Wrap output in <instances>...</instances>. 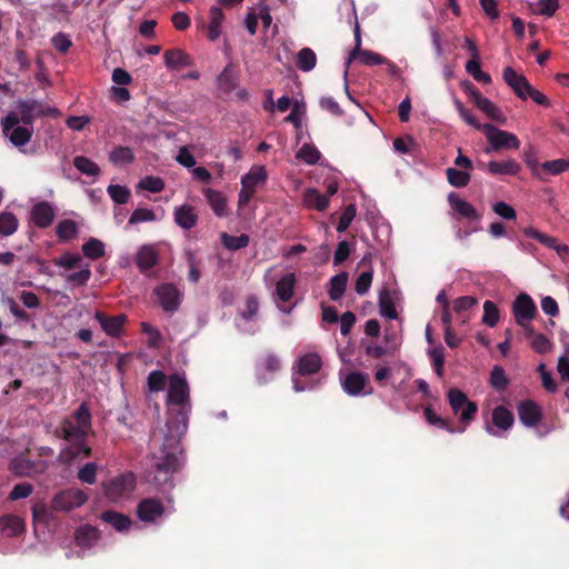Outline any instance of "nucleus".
Segmentation results:
<instances>
[{"mask_svg": "<svg viewBox=\"0 0 569 569\" xmlns=\"http://www.w3.org/2000/svg\"><path fill=\"white\" fill-rule=\"evenodd\" d=\"M166 406L168 432L159 455L154 456V480L159 486L169 485L171 487V476L181 467L182 450L179 442L187 431L191 410L189 386L186 378L179 373L169 377Z\"/></svg>", "mask_w": 569, "mask_h": 569, "instance_id": "1", "label": "nucleus"}, {"mask_svg": "<svg viewBox=\"0 0 569 569\" xmlns=\"http://www.w3.org/2000/svg\"><path fill=\"white\" fill-rule=\"evenodd\" d=\"M91 431V413L87 403H81L79 408L70 416L66 417L56 435L70 445L87 440Z\"/></svg>", "mask_w": 569, "mask_h": 569, "instance_id": "2", "label": "nucleus"}, {"mask_svg": "<svg viewBox=\"0 0 569 569\" xmlns=\"http://www.w3.org/2000/svg\"><path fill=\"white\" fill-rule=\"evenodd\" d=\"M20 118L18 113L10 112L1 120L3 134L17 148L26 146L32 138L33 126H20Z\"/></svg>", "mask_w": 569, "mask_h": 569, "instance_id": "3", "label": "nucleus"}, {"mask_svg": "<svg viewBox=\"0 0 569 569\" xmlns=\"http://www.w3.org/2000/svg\"><path fill=\"white\" fill-rule=\"evenodd\" d=\"M136 482L137 479L132 472L120 473L102 483L103 493L110 501L118 502L131 495Z\"/></svg>", "mask_w": 569, "mask_h": 569, "instance_id": "4", "label": "nucleus"}, {"mask_svg": "<svg viewBox=\"0 0 569 569\" xmlns=\"http://www.w3.org/2000/svg\"><path fill=\"white\" fill-rule=\"evenodd\" d=\"M482 132L493 151H500L502 149L518 150L520 148V140L516 134L501 130L491 123H485L482 126Z\"/></svg>", "mask_w": 569, "mask_h": 569, "instance_id": "5", "label": "nucleus"}, {"mask_svg": "<svg viewBox=\"0 0 569 569\" xmlns=\"http://www.w3.org/2000/svg\"><path fill=\"white\" fill-rule=\"evenodd\" d=\"M447 396L453 413L460 412V421L468 426L476 417L477 403L469 400L465 392L456 388L449 389Z\"/></svg>", "mask_w": 569, "mask_h": 569, "instance_id": "6", "label": "nucleus"}, {"mask_svg": "<svg viewBox=\"0 0 569 569\" xmlns=\"http://www.w3.org/2000/svg\"><path fill=\"white\" fill-rule=\"evenodd\" d=\"M153 295L163 312L172 315L180 308L182 293L176 284L161 283L153 289Z\"/></svg>", "mask_w": 569, "mask_h": 569, "instance_id": "7", "label": "nucleus"}, {"mask_svg": "<svg viewBox=\"0 0 569 569\" xmlns=\"http://www.w3.org/2000/svg\"><path fill=\"white\" fill-rule=\"evenodd\" d=\"M88 500L87 493L79 488H69L58 492L51 502L56 511H70L83 506Z\"/></svg>", "mask_w": 569, "mask_h": 569, "instance_id": "8", "label": "nucleus"}, {"mask_svg": "<svg viewBox=\"0 0 569 569\" xmlns=\"http://www.w3.org/2000/svg\"><path fill=\"white\" fill-rule=\"evenodd\" d=\"M94 319L99 322L103 332L112 338H120L123 335L124 325L128 321V317L124 313L109 316L100 310L94 312Z\"/></svg>", "mask_w": 569, "mask_h": 569, "instance_id": "9", "label": "nucleus"}, {"mask_svg": "<svg viewBox=\"0 0 569 569\" xmlns=\"http://www.w3.org/2000/svg\"><path fill=\"white\" fill-rule=\"evenodd\" d=\"M17 109L21 123L28 126H33L36 118L57 112L53 108L44 109L41 102L37 100H20L18 101Z\"/></svg>", "mask_w": 569, "mask_h": 569, "instance_id": "10", "label": "nucleus"}, {"mask_svg": "<svg viewBox=\"0 0 569 569\" xmlns=\"http://www.w3.org/2000/svg\"><path fill=\"white\" fill-rule=\"evenodd\" d=\"M512 313L516 322L525 327L526 323L530 322L537 315L535 301L529 295L520 293L512 303Z\"/></svg>", "mask_w": 569, "mask_h": 569, "instance_id": "11", "label": "nucleus"}, {"mask_svg": "<svg viewBox=\"0 0 569 569\" xmlns=\"http://www.w3.org/2000/svg\"><path fill=\"white\" fill-rule=\"evenodd\" d=\"M342 387L349 396H368L373 392V388L369 385V376L360 371L348 373L342 382Z\"/></svg>", "mask_w": 569, "mask_h": 569, "instance_id": "12", "label": "nucleus"}, {"mask_svg": "<svg viewBox=\"0 0 569 569\" xmlns=\"http://www.w3.org/2000/svg\"><path fill=\"white\" fill-rule=\"evenodd\" d=\"M515 423V416L507 407L499 405L491 411V423L486 422L485 429L491 436H497L495 427L499 430L507 431Z\"/></svg>", "mask_w": 569, "mask_h": 569, "instance_id": "13", "label": "nucleus"}, {"mask_svg": "<svg viewBox=\"0 0 569 569\" xmlns=\"http://www.w3.org/2000/svg\"><path fill=\"white\" fill-rule=\"evenodd\" d=\"M517 412L521 423L528 428L537 427L542 420L541 407L531 399H526L517 405Z\"/></svg>", "mask_w": 569, "mask_h": 569, "instance_id": "14", "label": "nucleus"}, {"mask_svg": "<svg viewBox=\"0 0 569 569\" xmlns=\"http://www.w3.org/2000/svg\"><path fill=\"white\" fill-rule=\"evenodd\" d=\"M164 513V506L158 498L142 499L137 506V516L143 522H154Z\"/></svg>", "mask_w": 569, "mask_h": 569, "instance_id": "15", "label": "nucleus"}, {"mask_svg": "<svg viewBox=\"0 0 569 569\" xmlns=\"http://www.w3.org/2000/svg\"><path fill=\"white\" fill-rule=\"evenodd\" d=\"M502 77L519 99L526 100L528 98V91L532 86L523 74L517 73L511 67H507L503 69Z\"/></svg>", "mask_w": 569, "mask_h": 569, "instance_id": "16", "label": "nucleus"}, {"mask_svg": "<svg viewBox=\"0 0 569 569\" xmlns=\"http://www.w3.org/2000/svg\"><path fill=\"white\" fill-rule=\"evenodd\" d=\"M448 202L453 210V216L456 218H465L470 221L480 220L481 214L477 209L470 202L461 199L456 192H450L448 194Z\"/></svg>", "mask_w": 569, "mask_h": 569, "instance_id": "17", "label": "nucleus"}, {"mask_svg": "<svg viewBox=\"0 0 569 569\" xmlns=\"http://www.w3.org/2000/svg\"><path fill=\"white\" fill-rule=\"evenodd\" d=\"M92 449L87 445L86 440L66 446L59 452L58 460L64 465H71L76 459L90 458Z\"/></svg>", "mask_w": 569, "mask_h": 569, "instance_id": "18", "label": "nucleus"}, {"mask_svg": "<svg viewBox=\"0 0 569 569\" xmlns=\"http://www.w3.org/2000/svg\"><path fill=\"white\" fill-rule=\"evenodd\" d=\"M30 217L38 228L46 229L53 222L56 212L48 201H40L32 207Z\"/></svg>", "mask_w": 569, "mask_h": 569, "instance_id": "19", "label": "nucleus"}, {"mask_svg": "<svg viewBox=\"0 0 569 569\" xmlns=\"http://www.w3.org/2000/svg\"><path fill=\"white\" fill-rule=\"evenodd\" d=\"M481 167H486V170L491 176H517L521 166L515 159H507L503 161L491 160L486 164H481Z\"/></svg>", "mask_w": 569, "mask_h": 569, "instance_id": "20", "label": "nucleus"}, {"mask_svg": "<svg viewBox=\"0 0 569 569\" xmlns=\"http://www.w3.org/2000/svg\"><path fill=\"white\" fill-rule=\"evenodd\" d=\"M0 530L6 537H18L24 532L26 525L21 517L9 513L0 518Z\"/></svg>", "mask_w": 569, "mask_h": 569, "instance_id": "21", "label": "nucleus"}, {"mask_svg": "<svg viewBox=\"0 0 569 569\" xmlns=\"http://www.w3.org/2000/svg\"><path fill=\"white\" fill-rule=\"evenodd\" d=\"M173 214L176 223L184 230H190L198 222L196 209L188 203L177 207Z\"/></svg>", "mask_w": 569, "mask_h": 569, "instance_id": "22", "label": "nucleus"}, {"mask_svg": "<svg viewBox=\"0 0 569 569\" xmlns=\"http://www.w3.org/2000/svg\"><path fill=\"white\" fill-rule=\"evenodd\" d=\"M159 262V254L152 246H142L136 256V263L141 272H147Z\"/></svg>", "mask_w": 569, "mask_h": 569, "instance_id": "23", "label": "nucleus"}, {"mask_svg": "<svg viewBox=\"0 0 569 569\" xmlns=\"http://www.w3.org/2000/svg\"><path fill=\"white\" fill-rule=\"evenodd\" d=\"M296 282V274L292 272L280 278L276 283V295L278 300L282 302L290 301L295 293Z\"/></svg>", "mask_w": 569, "mask_h": 569, "instance_id": "24", "label": "nucleus"}, {"mask_svg": "<svg viewBox=\"0 0 569 569\" xmlns=\"http://www.w3.org/2000/svg\"><path fill=\"white\" fill-rule=\"evenodd\" d=\"M322 366L321 357L316 352L301 356L298 360V373L309 376L317 373Z\"/></svg>", "mask_w": 569, "mask_h": 569, "instance_id": "25", "label": "nucleus"}, {"mask_svg": "<svg viewBox=\"0 0 569 569\" xmlns=\"http://www.w3.org/2000/svg\"><path fill=\"white\" fill-rule=\"evenodd\" d=\"M163 58L168 69H182L192 64L190 56L180 49L167 50Z\"/></svg>", "mask_w": 569, "mask_h": 569, "instance_id": "26", "label": "nucleus"}, {"mask_svg": "<svg viewBox=\"0 0 569 569\" xmlns=\"http://www.w3.org/2000/svg\"><path fill=\"white\" fill-rule=\"evenodd\" d=\"M74 539L79 547L90 548L99 539V531L93 526L84 525L76 530Z\"/></svg>", "mask_w": 569, "mask_h": 569, "instance_id": "27", "label": "nucleus"}, {"mask_svg": "<svg viewBox=\"0 0 569 569\" xmlns=\"http://www.w3.org/2000/svg\"><path fill=\"white\" fill-rule=\"evenodd\" d=\"M101 519L120 532L129 530L132 525V521L128 516L112 510L102 512Z\"/></svg>", "mask_w": 569, "mask_h": 569, "instance_id": "28", "label": "nucleus"}, {"mask_svg": "<svg viewBox=\"0 0 569 569\" xmlns=\"http://www.w3.org/2000/svg\"><path fill=\"white\" fill-rule=\"evenodd\" d=\"M209 16L208 39L216 41L221 34V24L224 20V14L220 7H211Z\"/></svg>", "mask_w": 569, "mask_h": 569, "instance_id": "29", "label": "nucleus"}, {"mask_svg": "<svg viewBox=\"0 0 569 569\" xmlns=\"http://www.w3.org/2000/svg\"><path fill=\"white\" fill-rule=\"evenodd\" d=\"M303 203L311 209L325 211L329 206L328 196H323L317 189L309 188L303 194Z\"/></svg>", "mask_w": 569, "mask_h": 569, "instance_id": "30", "label": "nucleus"}, {"mask_svg": "<svg viewBox=\"0 0 569 569\" xmlns=\"http://www.w3.org/2000/svg\"><path fill=\"white\" fill-rule=\"evenodd\" d=\"M203 194L218 217H223L227 213V200L222 192L208 188Z\"/></svg>", "mask_w": 569, "mask_h": 569, "instance_id": "31", "label": "nucleus"}, {"mask_svg": "<svg viewBox=\"0 0 569 569\" xmlns=\"http://www.w3.org/2000/svg\"><path fill=\"white\" fill-rule=\"evenodd\" d=\"M379 311L382 317L388 319H397L398 312L396 310L395 302L391 298L390 291L387 288H383L379 292L378 299Z\"/></svg>", "mask_w": 569, "mask_h": 569, "instance_id": "32", "label": "nucleus"}, {"mask_svg": "<svg viewBox=\"0 0 569 569\" xmlns=\"http://www.w3.org/2000/svg\"><path fill=\"white\" fill-rule=\"evenodd\" d=\"M348 282V273L340 272L330 279L329 297L331 300L337 301L342 298Z\"/></svg>", "mask_w": 569, "mask_h": 569, "instance_id": "33", "label": "nucleus"}, {"mask_svg": "<svg viewBox=\"0 0 569 569\" xmlns=\"http://www.w3.org/2000/svg\"><path fill=\"white\" fill-rule=\"evenodd\" d=\"M267 177V171L263 166L252 167L249 172L241 178V184L256 190L257 186L266 182Z\"/></svg>", "mask_w": 569, "mask_h": 569, "instance_id": "34", "label": "nucleus"}, {"mask_svg": "<svg viewBox=\"0 0 569 569\" xmlns=\"http://www.w3.org/2000/svg\"><path fill=\"white\" fill-rule=\"evenodd\" d=\"M317 63V56L315 51L310 48H302L298 53L296 58V67L303 71L309 72L311 71Z\"/></svg>", "mask_w": 569, "mask_h": 569, "instance_id": "35", "label": "nucleus"}, {"mask_svg": "<svg viewBox=\"0 0 569 569\" xmlns=\"http://www.w3.org/2000/svg\"><path fill=\"white\" fill-rule=\"evenodd\" d=\"M73 166L78 171L86 176L98 177L101 173L100 167L84 156L74 157Z\"/></svg>", "mask_w": 569, "mask_h": 569, "instance_id": "36", "label": "nucleus"}, {"mask_svg": "<svg viewBox=\"0 0 569 569\" xmlns=\"http://www.w3.org/2000/svg\"><path fill=\"white\" fill-rule=\"evenodd\" d=\"M134 160V153L130 147L119 146L109 153V161L116 166L128 164Z\"/></svg>", "mask_w": 569, "mask_h": 569, "instance_id": "37", "label": "nucleus"}, {"mask_svg": "<svg viewBox=\"0 0 569 569\" xmlns=\"http://www.w3.org/2000/svg\"><path fill=\"white\" fill-rule=\"evenodd\" d=\"M446 177L448 182L455 188H465L470 182L471 176L468 171L457 168H447Z\"/></svg>", "mask_w": 569, "mask_h": 569, "instance_id": "38", "label": "nucleus"}, {"mask_svg": "<svg viewBox=\"0 0 569 569\" xmlns=\"http://www.w3.org/2000/svg\"><path fill=\"white\" fill-rule=\"evenodd\" d=\"M569 170V160L567 159H556L550 161H545L540 164L541 174H550L558 176L562 172Z\"/></svg>", "mask_w": 569, "mask_h": 569, "instance_id": "39", "label": "nucleus"}, {"mask_svg": "<svg viewBox=\"0 0 569 569\" xmlns=\"http://www.w3.org/2000/svg\"><path fill=\"white\" fill-rule=\"evenodd\" d=\"M78 234V228L73 220L64 219L57 226V236L60 242H67L74 239Z\"/></svg>", "mask_w": 569, "mask_h": 569, "instance_id": "40", "label": "nucleus"}, {"mask_svg": "<svg viewBox=\"0 0 569 569\" xmlns=\"http://www.w3.org/2000/svg\"><path fill=\"white\" fill-rule=\"evenodd\" d=\"M82 252L89 259H100L106 253L104 243L99 239L90 238L82 244Z\"/></svg>", "mask_w": 569, "mask_h": 569, "instance_id": "41", "label": "nucleus"}, {"mask_svg": "<svg viewBox=\"0 0 569 569\" xmlns=\"http://www.w3.org/2000/svg\"><path fill=\"white\" fill-rule=\"evenodd\" d=\"M219 88L229 93L237 87V77L231 64H228L218 77Z\"/></svg>", "mask_w": 569, "mask_h": 569, "instance_id": "42", "label": "nucleus"}, {"mask_svg": "<svg viewBox=\"0 0 569 569\" xmlns=\"http://www.w3.org/2000/svg\"><path fill=\"white\" fill-rule=\"evenodd\" d=\"M296 158L300 159L307 164L312 166L320 160L321 153L313 144L303 143L301 148L297 151Z\"/></svg>", "mask_w": 569, "mask_h": 569, "instance_id": "43", "label": "nucleus"}, {"mask_svg": "<svg viewBox=\"0 0 569 569\" xmlns=\"http://www.w3.org/2000/svg\"><path fill=\"white\" fill-rule=\"evenodd\" d=\"M19 227V220L12 212H1L0 213V234L3 237H9L13 234Z\"/></svg>", "mask_w": 569, "mask_h": 569, "instance_id": "44", "label": "nucleus"}, {"mask_svg": "<svg viewBox=\"0 0 569 569\" xmlns=\"http://www.w3.org/2000/svg\"><path fill=\"white\" fill-rule=\"evenodd\" d=\"M250 238L248 234L230 236L228 233L221 234V242L224 248L236 251L246 248L249 244Z\"/></svg>", "mask_w": 569, "mask_h": 569, "instance_id": "45", "label": "nucleus"}, {"mask_svg": "<svg viewBox=\"0 0 569 569\" xmlns=\"http://www.w3.org/2000/svg\"><path fill=\"white\" fill-rule=\"evenodd\" d=\"M476 106L482 110L491 120L503 123L505 118L501 114L500 109L488 98L482 97Z\"/></svg>", "mask_w": 569, "mask_h": 569, "instance_id": "46", "label": "nucleus"}, {"mask_svg": "<svg viewBox=\"0 0 569 569\" xmlns=\"http://www.w3.org/2000/svg\"><path fill=\"white\" fill-rule=\"evenodd\" d=\"M423 415L429 425L436 426L438 428L445 429L450 433H453L456 429L443 418L438 416L431 407H426L423 410Z\"/></svg>", "mask_w": 569, "mask_h": 569, "instance_id": "47", "label": "nucleus"}, {"mask_svg": "<svg viewBox=\"0 0 569 569\" xmlns=\"http://www.w3.org/2000/svg\"><path fill=\"white\" fill-rule=\"evenodd\" d=\"M107 192L110 198L118 204L127 203L131 196L130 190L127 187L120 184L108 186Z\"/></svg>", "mask_w": 569, "mask_h": 569, "instance_id": "48", "label": "nucleus"}, {"mask_svg": "<svg viewBox=\"0 0 569 569\" xmlns=\"http://www.w3.org/2000/svg\"><path fill=\"white\" fill-rule=\"evenodd\" d=\"M499 321V310L495 302L486 300L483 303V317L482 322L490 328L497 326Z\"/></svg>", "mask_w": 569, "mask_h": 569, "instance_id": "49", "label": "nucleus"}, {"mask_svg": "<svg viewBox=\"0 0 569 569\" xmlns=\"http://www.w3.org/2000/svg\"><path fill=\"white\" fill-rule=\"evenodd\" d=\"M490 385L498 391H502L509 385V379L506 376L505 369L500 366H495L490 373Z\"/></svg>", "mask_w": 569, "mask_h": 569, "instance_id": "50", "label": "nucleus"}, {"mask_svg": "<svg viewBox=\"0 0 569 569\" xmlns=\"http://www.w3.org/2000/svg\"><path fill=\"white\" fill-rule=\"evenodd\" d=\"M138 188L158 193L164 189V181L160 177L147 176L139 181Z\"/></svg>", "mask_w": 569, "mask_h": 569, "instance_id": "51", "label": "nucleus"}, {"mask_svg": "<svg viewBox=\"0 0 569 569\" xmlns=\"http://www.w3.org/2000/svg\"><path fill=\"white\" fill-rule=\"evenodd\" d=\"M147 382L151 392H159L166 387L167 376L161 370H153L149 373Z\"/></svg>", "mask_w": 569, "mask_h": 569, "instance_id": "52", "label": "nucleus"}, {"mask_svg": "<svg viewBox=\"0 0 569 569\" xmlns=\"http://www.w3.org/2000/svg\"><path fill=\"white\" fill-rule=\"evenodd\" d=\"M98 465L96 462H87L78 471V479L88 485H93L97 481Z\"/></svg>", "mask_w": 569, "mask_h": 569, "instance_id": "53", "label": "nucleus"}, {"mask_svg": "<svg viewBox=\"0 0 569 569\" xmlns=\"http://www.w3.org/2000/svg\"><path fill=\"white\" fill-rule=\"evenodd\" d=\"M559 8L558 0H539L536 3V9H531L533 13L545 16V17H552L556 11Z\"/></svg>", "mask_w": 569, "mask_h": 569, "instance_id": "54", "label": "nucleus"}, {"mask_svg": "<svg viewBox=\"0 0 569 569\" xmlns=\"http://www.w3.org/2000/svg\"><path fill=\"white\" fill-rule=\"evenodd\" d=\"M428 355L432 361L433 369L439 377L443 375L445 350L443 347H436L428 350Z\"/></svg>", "mask_w": 569, "mask_h": 569, "instance_id": "55", "label": "nucleus"}, {"mask_svg": "<svg viewBox=\"0 0 569 569\" xmlns=\"http://www.w3.org/2000/svg\"><path fill=\"white\" fill-rule=\"evenodd\" d=\"M360 63L363 66H378L387 63V58L370 50H363L358 54V58Z\"/></svg>", "mask_w": 569, "mask_h": 569, "instance_id": "56", "label": "nucleus"}, {"mask_svg": "<svg viewBox=\"0 0 569 569\" xmlns=\"http://www.w3.org/2000/svg\"><path fill=\"white\" fill-rule=\"evenodd\" d=\"M81 260L82 258L78 253H64L58 258H54L53 263L58 267L71 270L76 268Z\"/></svg>", "mask_w": 569, "mask_h": 569, "instance_id": "57", "label": "nucleus"}, {"mask_svg": "<svg viewBox=\"0 0 569 569\" xmlns=\"http://www.w3.org/2000/svg\"><path fill=\"white\" fill-rule=\"evenodd\" d=\"M372 278H373L372 269L361 272L356 280V284H355L356 292L361 296L367 293L371 286Z\"/></svg>", "mask_w": 569, "mask_h": 569, "instance_id": "58", "label": "nucleus"}, {"mask_svg": "<svg viewBox=\"0 0 569 569\" xmlns=\"http://www.w3.org/2000/svg\"><path fill=\"white\" fill-rule=\"evenodd\" d=\"M525 234L528 238H531V239H535V240L539 241L540 243L545 244L548 248L555 249V247L557 246V239L556 238L550 237V236H548L546 233H542V232L538 231L537 229L528 228V229L525 230Z\"/></svg>", "mask_w": 569, "mask_h": 569, "instance_id": "59", "label": "nucleus"}, {"mask_svg": "<svg viewBox=\"0 0 569 569\" xmlns=\"http://www.w3.org/2000/svg\"><path fill=\"white\" fill-rule=\"evenodd\" d=\"M156 220V214L151 209L138 208L131 213L128 223L136 224L139 222H147Z\"/></svg>", "mask_w": 569, "mask_h": 569, "instance_id": "60", "label": "nucleus"}, {"mask_svg": "<svg viewBox=\"0 0 569 569\" xmlns=\"http://www.w3.org/2000/svg\"><path fill=\"white\" fill-rule=\"evenodd\" d=\"M33 492V486L29 482L16 485L9 493V500L16 501L28 498Z\"/></svg>", "mask_w": 569, "mask_h": 569, "instance_id": "61", "label": "nucleus"}, {"mask_svg": "<svg viewBox=\"0 0 569 569\" xmlns=\"http://www.w3.org/2000/svg\"><path fill=\"white\" fill-rule=\"evenodd\" d=\"M259 367L267 372L274 373L280 370L281 361L274 353H268L260 360Z\"/></svg>", "mask_w": 569, "mask_h": 569, "instance_id": "62", "label": "nucleus"}, {"mask_svg": "<svg viewBox=\"0 0 569 569\" xmlns=\"http://www.w3.org/2000/svg\"><path fill=\"white\" fill-rule=\"evenodd\" d=\"M356 212H357V210H356L355 204H349L348 207H346L345 211L340 216V219H339V222L337 226L338 232H345L349 228L353 218L356 217Z\"/></svg>", "mask_w": 569, "mask_h": 569, "instance_id": "63", "label": "nucleus"}, {"mask_svg": "<svg viewBox=\"0 0 569 569\" xmlns=\"http://www.w3.org/2000/svg\"><path fill=\"white\" fill-rule=\"evenodd\" d=\"M478 303L472 296H462L453 300L452 308L456 313H462Z\"/></svg>", "mask_w": 569, "mask_h": 569, "instance_id": "64", "label": "nucleus"}]
</instances>
